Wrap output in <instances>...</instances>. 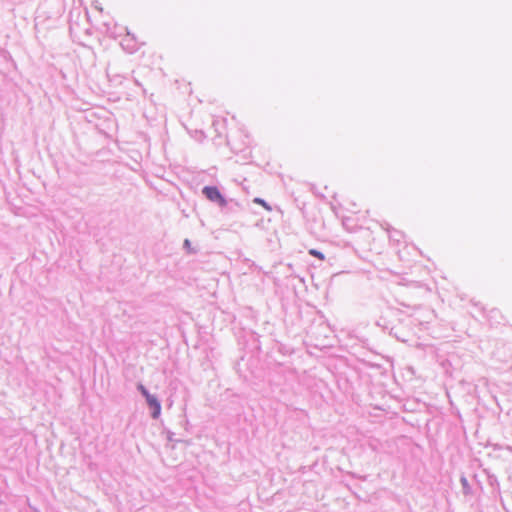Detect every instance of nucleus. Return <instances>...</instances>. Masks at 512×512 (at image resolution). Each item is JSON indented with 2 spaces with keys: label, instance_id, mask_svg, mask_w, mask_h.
Returning a JSON list of instances; mask_svg holds the SVG:
<instances>
[{
  "label": "nucleus",
  "instance_id": "7",
  "mask_svg": "<svg viewBox=\"0 0 512 512\" xmlns=\"http://www.w3.org/2000/svg\"><path fill=\"white\" fill-rule=\"evenodd\" d=\"M184 244L186 247H188V248L190 247V241L188 239L185 240Z\"/></svg>",
  "mask_w": 512,
  "mask_h": 512
},
{
  "label": "nucleus",
  "instance_id": "6",
  "mask_svg": "<svg viewBox=\"0 0 512 512\" xmlns=\"http://www.w3.org/2000/svg\"><path fill=\"white\" fill-rule=\"evenodd\" d=\"M139 390L145 396L146 400H148L149 396H152L151 394L148 393V391L146 390V388L143 385H139Z\"/></svg>",
  "mask_w": 512,
  "mask_h": 512
},
{
  "label": "nucleus",
  "instance_id": "2",
  "mask_svg": "<svg viewBox=\"0 0 512 512\" xmlns=\"http://www.w3.org/2000/svg\"><path fill=\"white\" fill-rule=\"evenodd\" d=\"M149 406L152 408V416L157 418L161 412V405L155 396H149L147 400Z\"/></svg>",
  "mask_w": 512,
  "mask_h": 512
},
{
  "label": "nucleus",
  "instance_id": "4",
  "mask_svg": "<svg viewBox=\"0 0 512 512\" xmlns=\"http://www.w3.org/2000/svg\"><path fill=\"white\" fill-rule=\"evenodd\" d=\"M309 254L318 258L319 260H322V261L325 259L324 254L316 249H310Z\"/></svg>",
  "mask_w": 512,
  "mask_h": 512
},
{
  "label": "nucleus",
  "instance_id": "3",
  "mask_svg": "<svg viewBox=\"0 0 512 512\" xmlns=\"http://www.w3.org/2000/svg\"><path fill=\"white\" fill-rule=\"evenodd\" d=\"M253 202L255 204L261 205L266 211H269V212L272 211V207L261 198H258V197L254 198Z\"/></svg>",
  "mask_w": 512,
  "mask_h": 512
},
{
  "label": "nucleus",
  "instance_id": "5",
  "mask_svg": "<svg viewBox=\"0 0 512 512\" xmlns=\"http://www.w3.org/2000/svg\"><path fill=\"white\" fill-rule=\"evenodd\" d=\"M139 390L145 396L146 400H148L149 396H152L151 394L148 393V391L146 390V388L143 385H139Z\"/></svg>",
  "mask_w": 512,
  "mask_h": 512
},
{
  "label": "nucleus",
  "instance_id": "1",
  "mask_svg": "<svg viewBox=\"0 0 512 512\" xmlns=\"http://www.w3.org/2000/svg\"><path fill=\"white\" fill-rule=\"evenodd\" d=\"M203 193L210 201L216 202L222 207L226 206L227 202L217 187L206 186L203 189Z\"/></svg>",
  "mask_w": 512,
  "mask_h": 512
}]
</instances>
